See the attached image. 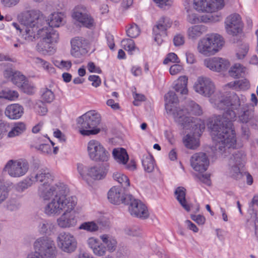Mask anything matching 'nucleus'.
Here are the masks:
<instances>
[{"label": "nucleus", "instance_id": "obj_1", "mask_svg": "<svg viewBox=\"0 0 258 258\" xmlns=\"http://www.w3.org/2000/svg\"><path fill=\"white\" fill-rule=\"evenodd\" d=\"M215 105L221 110H226L222 115L214 116L208 123L215 150L220 154L230 153L235 148V133L232 129L237 110L243 106L239 97L233 93L229 97H222L215 102Z\"/></svg>", "mask_w": 258, "mask_h": 258}, {"label": "nucleus", "instance_id": "obj_2", "mask_svg": "<svg viewBox=\"0 0 258 258\" xmlns=\"http://www.w3.org/2000/svg\"><path fill=\"white\" fill-rule=\"evenodd\" d=\"M203 111L200 106L194 101L188 102L185 108H176L172 112V116L175 122L182 129H190L192 127L193 133L200 135L205 128V124L201 119L191 116L189 114L201 115Z\"/></svg>", "mask_w": 258, "mask_h": 258}, {"label": "nucleus", "instance_id": "obj_3", "mask_svg": "<svg viewBox=\"0 0 258 258\" xmlns=\"http://www.w3.org/2000/svg\"><path fill=\"white\" fill-rule=\"evenodd\" d=\"M27 12H37L40 13L37 31H36V39L39 37L42 40L36 46L37 50L40 52L46 54L48 52H53V45L58 42L59 35L57 31L51 27L41 28L44 22V17L41 11L38 10H31L26 11Z\"/></svg>", "mask_w": 258, "mask_h": 258}, {"label": "nucleus", "instance_id": "obj_4", "mask_svg": "<svg viewBox=\"0 0 258 258\" xmlns=\"http://www.w3.org/2000/svg\"><path fill=\"white\" fill-rule=\"evenodd\" d=\"M39 16L40 13L37 12H27L26 11L18 15V20L22 26H24L25 31L22 33L19 42L14 44L15 47H20L23 44L36 40V31Z\"/></svg>", "mask_w": 258, "mask_h": 258}, {"label": "nucleus", "instance_id": "obj_5", "mask_svg": "<svg viewBox=\"0 0 258 258\" xmlns=\"http://www.w3.org/2000/svg\"><path fill=\"white\" fill-rule=\"evenodd\" d=\"M67 188L55 195L45 207V213L48 215H59L66 209H74L76 205V197L67 198Z\"/></svg>", "mask_w": 258, "mask_h": 258}, {"label": "nucleus", "instance_id": "obj_6", "mask_svg": "<svg viewBox=\"0 0 258 258\" xmlns=\"http://www.w3.org/2000/svg\"><path fill=\"white\" fill-rule=\"evenodd\" d=\"M101 116L94 110L89 111L77 118L80 133L83 136L96 135L100 132Z\"/></svg>", "mask_w": 258, "mask_h": 258}, {"label": "nucleus", "instance_id": "obj_7", "mask_svg": "<svg viewBox=\"0 0 258 258\" xmlns=\"http://www.w3.org/2000/svg\"><path fill=\"white\" fill-rule=\"evenodd\" d=\"M224 44L223 38L219 34H214L201 39L198 42V51L204 55H213L219 51Z\"/></svg>", "mask_w": 258, "mask_h": 258}, {"label": "nucleus", "instance_id": "obj_8", "mask_svg": "<svg viewBox=\"0 0 258 258\" xmlns=\"http://www.w3.org/2000/svg\"><path fill=\"white\" fill-rule=\"evenodd\" d=\"M35 250L43 258H55L57 249L54 241L48 237L37 239L34 244Z\"/></svg>", "mask_w": 258, "mask_h": 258}, {"label": "nucleus", "instance_id": "obj_9", "mask_svg": "<svg viewBox=\"0 0 258 258\" xmlns=\"http://www.w3.org/2000/svg\"><path fill=\"white\" fill-rule=\"evenodd\" d=\"M87 152L90 159L95 162H106L110 158L109 152L98 141H90L87 145Z\"/></svg>", "mask_w": 258, "mask_h": 258}, {"label": "nucleus", "instance_id": "obj_10", "mask_svg": "<svg viewBox=\"0 0 258 258\" xmlns=\"http://www.w3.org/2000/svg\"><path fill=\"white\" fill-rule=\"evenodd\" d=\"M27 161L22 159L10 160L5 166L4 171L12 177H20L24 176L29 169Z\"/></svg>", "mask_w": 258, "mask_h": 258}, {"label": "nucleus", "instance_id": "obj_11", "mask_svg": "<svg viewBox=\"0 0 258 258\" xmlns=\"http://www.w3.org/2000/svg\"><path fill=\"white\" fill-rule=\"evenodd\" d=\"M126 202L124 205L129 206L128 211L130 214L136 217L147 219L149 217V213L146 206L140 200L134 199L132 195L126 196Z\"/></svg>", "mask_w": 258, "mask_h": 258}, {"label": "nucleus", "instance_id": "obj_12", "mask_svg": "<svg viewBox=\"0 0 258 258\" xmlns=\"http://www.w3.org/2000/svg\"><path fill=\"white\" fill-rule=\"evenodd\" d=\"M56 241L59 248L65 252L72 253L77 248V241L74 236L69 233H60Z\"/></svg>", "mask_w": 258, "mask_h": 258}, {"label": "nucleus", "instance_id": "obj_13", "mask_svg": "<svg viewBox=\"0 0 258 258\" xmlns=\"http://www.w3.org/2000/svg\"><path fill=\"white\" fill-rule=\"evenodd\" d=\"M30 176L34 183L37 182L40 185H50L54 180V175L46 168H35Z\"/></svg>", "mask_w": 258, "mask_h": 258}, {"label": "nucleus", "instance_id": "obj_14", "mask_svg": "<svg viewBox=\"0 0 258 258\" xmlns=\"http://www.w3.org/2000/svg\"><path fill=\"white\" fill-rule=\"evenodd\" d=\"M194 89L198 93L206 96H211L215 92V85L212 80L206 77H200L194 85Z\"/></svg>", "mask_w": 258, "mask_h": 258}, {"label": "nucleus", "instance_id": "obj_15", "mask_svg": "<svg viewBox=\"0 0 258 258\" xmlns=\"http://www.w3.org/2000/svg\"><path fill=\"white\" fill-rule=\"evenodd\" d=\"M72 16L74 19L86 27L90 28L93 26V20L88 14L86 7L83 5L76 6L73 10Z\"/></svg>", "mask_w": 258, "mask_h": 258}, {"label": "nucleus", "instance_id": "obj_16", "mask_svg": "<svg viewBox=\"0 0 258 258\" xmlns=\"http://www.w3.org/2000/svg\"><path fill=\"white\" fill-rule=\"evenodd\" d=\"M225 29L229 35L235 36L242 31V22L240 15L234 13L228 16L225 21Z\"/></svg>", "mask_w": 258, "mask_h": 258}, {"label": "nucleus", "instance_id": "obj_17", "mask_svg": "<svg viewBox=\"0 0 258 258\" xmlns=\"http://www.w3.org/2000/svg\"><path fill=\"white\" fill-rule=\"evenodd\" d=\"M190 165L196 171L204 172L209 165V160L207 154L203 152L194 154L190 159Z\"/></svg>", "mask_w": 258, "mask_h": 258}, {"label": "nucleus", "instance_id": "obj_18", "mask_svg": "<svg viewBox=\"0 0 258 258\" xmlns=\"http://www.w3.org/2000/svg\"><path fill=\"white\" fill-rule=\"evenodd\" d=\"M209 6L211 8L210 14L205 15L202 16L201 20L205 23L209 22H217L222 19V16L218 13H213L216 10L222 9L224 6L223 0H211Z\"/></svg>", "mask_w": 258, "mask_h": 258}, {"label": "nucleus", "instance_id": "obj_19", "mask_svg": "<svg viewBox=\"0 0 258 258\" xmlns=\"http://www.w3.org/2000/svg\"><path fill=\"white\" fill-rule=\"evenodd\" d=\"M112 156L117 162L125 165L127 169L134 170L136 169V164L134 160H131L127 164L129 158L126 151L124 148H114L112 151Z\"/></svg>", "mask_w": 258, "mask_h": 258}, {"label": "nucleus", "instance_id": "obj_20", "mask_svg": "<svg viewBox=\"0 0 258 258\" xmlns=\"http://www.w3.org/2000/svg\"><path fill=\"white\" fill-rule=\"evenodd\" d=\"M64 185L55 184L54 185H40L38 187V192L40 196L44 200L52 199L58 192H60L61 190L66 188Z\"/></svg>", "mask_w": 258, "mask_h": 258}, {"label": "nucleus", "instance_id": "obj_21", "mask_svg": "<svg viewBox=\"0 0 258 258\" xmlns=\"http://www.w3.org/2000/svg\"><path fill=\"white\" fill-rule=\"evenodd\" d=\"M73 209H66L64 213L57 219L58 225L63 228H70L75 226L77 222V219Z\"/></svg>", "mask_w": 258, "mask_h": 258}, {"label": "nucleus", "instance_id": "obj_22", "mask_svg": "<svg viewBox=\"0 0 258 258\" xmlns=\"http://www.w3.org/2000/svg\"><path fill=\"white\" fill-rule=\"evenodd\" d=\"M204 64L211 70L219 72L229 67V62L222 58L213 57L204 60Z\"/></svg>", "mask_w": 258, "mask_h": 258}, {"label": "nucleus", "instance_id": "obj_23", "mask_svg": "<svg viewBox=\"0 0 258 258\" xmlns=\"http://www.w3.org/2000/svg\"><path fill=\"white\" fill-rule=\"evenodd\" d=\"M122 192V188L117 186H113L108 192V199L109 201L114 205L124 204L126 200V196Z\"/></svg>", "mask_w": 258, "mask_h": 258}, {"label": "nucleus", "instance_id": "obj_24", "mask_svg": "<svg viewBox=\"0 0 258 258\" xmlns=\"http://www.w3.org/2000/svg\"><path fill=\"white\" fill-rule=\"evenodd\" d=\"M71 55L75 57H79L82 55V51L85 49V47L88 44V41L83 37H75L72 39Z\"/></svg>", "mask_w": 258, "mask_h": 258}, {"label": "nucleus", "instance_id": "obj_25", "mask_svg": "<svg viewBox=\"0 0 258 258\" xmlns=\"http://www.w3.org/2000/svg\"><path fill=\"white\" fill-rule=\"evenodd\" d=\"M172 25V21L166 17H162L157 22V24L153 27L154 34H160L166 36V31Z\"/></svg>", "mask_w": 258, "mask_h": 258}, {"label": "nucleus", "instance_id": "obj_26", "mask_svg": "<svg viewBox=\"0 0 258 258\" xmlns=\"http://www.w3.org/2000/svg\"><path fill=\"white\" fill-rule=\"evenodd\" d=\"M87 244L95 255L101 256L106 254L107 251L105 246L98 239L90 237L87 240Z\"/></svg>", "mask_w": 258, "mask_h": 258}, {"label": "nucleus", "instance_id": "obj_27", "mask_svg": "<svg viewBox=\"0 0 258 258\" xmlns=\"http://www.w3.org/2000/svg\"><path fill=\"white\" fill-rule=\"evenodd\" d=\"M23 113V107L18 104H13L8 105L5 111L6 116L11 119L20 118Z\"/></svg>", "mask_w": 258, "mask_h": 258}, {"label": "nucleus", "instance_id": "obj_28", "mask_svg": "<svg viewBox=\"0 0 258 258\" xmlns=\"http://www.w3.org/2000/svg\"><path fill=\"white\" fill-rule=\"evenodd\" d=\"M176 199L181 206L187 212L190 210V206L185 199L186 189L184 187L179 186L174 191Z\"/></svg>", "mask_w": 258, "mask_h": 258}, {"label": "nucleus", "instance_id": "obj_29", "mask_svg": "<svg viewBox=\"0 0 258 258\" xmlns=\"http://www.w3.org/2000/svg\"><path fill=\"white\" fill-rule=\"evenodd\" d=\"M100 238L105 246L106 251L112 252L116 250L117 242L114 237L108 234H103L100 236Z\"/></svg>", "mask_w": 258, "mask_h": 258}, {"label": "nucleus", "instance_id": "obj_30", "mask_svg": "<svg viewBox=\"0 0 258 258\" xmlns=\"http://www.w3.org/2000/svg\"><path fill=\"white\" fill-rule=\"evenodd\" d=\"M206 31L207 28L204 25H195L188 29L187 35L189 39L196 40Z\"/></svg>", "mask_w": 258, "mask_h": 258}, {"label": "nucleus", "instance_id": "obj_31", "mask_svg": "<svg viewBox=\"0 0 258 258\" xmlns=\"http://www.w3.org/2000/svg\"><path fill=\"white\" fill-rule=\"evenodd\" d=\"M192 127H191L190 129H186L187 130H189L191 131V133H192V135H190V134H187L185 137H184L183 139V142L184 145L189 149H195L197 148L199 144L198 141L194 138L193 136H200L202 133L200 135H196L194 134L193 131L192 130Z\"/></svg>", "mask_w": 258, "mask_h": 258}, {"label": "nucleus", "instance_id": "obj_32", "mask_svg": "<svg viewBox=\"0 0 258 258\" xmlns=\"http://www.w3.org/2000/svg\"><path fill=\"white\" fill-rule=\"evenodd\" d=\"M164 97L166 102L165 104L166 111L167 113H171L172 115V112L176 108L173 109L168 104L177 103L178 102V97L175 93L172 91H169L167 94H165Z\"/></svg>", "mask_w": 258, "mask_h": 258}, {"label": "nucleus", "instance_id": "obj_33", "mask_svg": "<svg viewBox=\"0 0 258 258\" xmlns=\"http://www.w3.org/2000/svg\"><path fill=\"white\" fill-rule=\"evenodd\" d=\"M63 14L61 13H54L51 14L48 20V22L44 19V23L49 25V27H58L62 23L63 20Z\"/></svg>", "mask_w": 258, "mask_h": 258}, {"label": "nucleus", "instance_id": "obj_34", "mask_svg": "<svg viewBox=\"0 0 258 258\" xmlns=\"http://www.w3.org/2000/svg\"><path fill=\"white\" fill-rule=\"evenodd\" d=\"M87 175L90 176L94 179L99 180L105 176V172L103 171L102 168L99 165L89 167L88 169Z\"/></svg>", "mask_w": 258, "mask_h": 258}, {"label": "nucleus", "instance_id": "obj_35", "mask_svg": "<svg viewBox=\"0 0 258 258\" xmlns=\"http://www.w3.org/2000/svg\"><path fill=\"white\" fill-rule=\"evenodd\" d=\"M242 104L243 106H241L240 107H242V113L239 115V121L243 123H250V120L254 117V111L252 109H246L244 108V101L242 99L241 101Z\"/></svg>", "mask_w": 258, "mask_h": 258}, {"label": "nucleus", "instance_id": "obj_36", "mask_svg": "<svg viewBox=\"0 0 258 258\" xmlns=\"http://www.w3.org/2000/svg\"><path fill=\"white\" fill-rule=\"evenodd\" d=\"M187 78L186 76L180 77L177 83L174 86V89L177 92H179L180 94H186L188 90L187 88Z\"/></svg>", "mask_w": 258, "mask_h": 258}, {"label": "nucleus", "instance_id": "obj_37", "mask_svg": "<svg viewBox=\"0 0 258 258\" xmlns=\"http://www.w3.org/2000/svg\"><path fill=\"white\" fill-rule=\"evenodd\" d=\"M245 158V155L241 152L237 151L234 152L229 160V164L233 165L234 164L236 165H239L240 167H243Z\"/></svg>", "mask_w": 258, "mask_h": 258}, {"label": "nucleus", "instance_id": "obj_38", "mask_svg": "<svg viewBox=\"0 0 258 258\" xmlns=\"http://www.w3.org/2000/svg\"><path fill=\"white\" fill-rule=\"evenodd\" d=\"M211 0H194L195 9L198 11L211 12L209 5Z\"/></svg>", "mask_w": 258, "mask_h": 258}, {"label": "nucleus", "instance_id": "obj_39", "mask_svg": "<svg viewBox=\"0 0 258 258\" xmlns=\"http://www.w3.org/2000/svg\"><path fill=\"white\" fill-rule=\"evenodd\" d=\"M26 130L25 124L23 122H19L13 126L8 133V138H14L22 134Z\"/></svg>", "mask_w": 258, "mask_h": 258}, {"label": "nucleus", "instance_id": "obj_40", "mask_svg": "<svg viewBox=\"0 0 258 258\" xmlns=\"http://www.w3.org/2000/svg\"><path fill=\"white\" fill-rule=\"evenodd\" d=\"M142 165L145 170L147 172H151L154 169V160L153 157L150 155L143 156Z\"/></svg>", "mask_w": 258, "mask_h": 258}, {"label": "nucleus", "instance_id": "obj_41", "mask_svg": "<svg viewBox=\"0 0 258 258\" xmlns=\"http://www.w3.org/2000/svg\"><path fill=\"white\" fill-rule=\"evenodd\" d=\"M244 72V68L239 63H236L231 68L229 73L230 76L232 77L239 78L243 76Z\"/></svg>", "mask_w": 258, "mask_h": 258}, {"label": "nucleus", "instance_id": "obj_42", "mask_svg": "<svg viewBox=\"0 0 258 258\" xmlns=\"http://www.w3.org/2000/svg\"><path fill=\"white\" fill-rule=\"evenodd\" d=\"M41 98L42 102L50 103L54 100L55 96L50 89L45 88L41 90Z\"/></svg>", "mask_w": 258, "mask_h": 258}, {"label": "nucleus", "instance_id": "obj_43", "mask_svg": "<svg viewBox=\"0 0 258 258\" xmlns=\"http://www.w3.org/2000/svg\"><path fill=\"white\" fill-rule=\"evenodd\" d=\"M113 178L120 183L123 188H125L130 185L129 178L122 173L119 172L114 173L113 175Z\"/></svg>", "mask_w": 258, "mask_h": 258}, {"label": "nucleus", "instance_id": "obj_44", "mask_svg": "<svg viewBox=\"0 0 258 258\" xmlns=\"http://www.w3.org/2000/svg\"><path fill=\"white\" fill-rule=\"evenodd\" d=\"M227 86L234 89L245 90L249 88V82L244 79L230 82L228 83Z\"/></svg>", "mask_w": 258, "mask_h": 258}, {"label": "nucleus", "instance_id": "obj_45", "mask_svg": "<svg viewBox=\"0 0 258 258\" xmlns=\"http://www.w3.org/2000/svg\"><path fill=\"white\" fill-rule=\"evenodd\" d=\"M249 46L246 43H242L238 46L236 50V56L239 59H243L247 54Z\"/></svg>", "mask_w": 258, "mask_h": 258}, {"label": "nucleus", "instance_id": "obj_46", "mask_svg": "<svg viewBox=\"0 0 258 258\" xmlns=\"http://www.w3.org/2000/svg\"><path fill=\"white\" fill-rule=\"evenodd\" d=\"M11 80L13 83L19 87L20 86H22V84H24V82L27 79L25 76L22 75L20 72H15L14 74H13V77Z\"/></svg>", "mask_w": 258, "mask_h": 258}, {"label": "nucleus", "instance_id": "obj_47", "mask_svg": "<svg viewBox=\"0 0 258 258\" xmlns=\"http://www.w3.org/2000/svg\"><path fill=\"white\" fill-rule=\"evenodd\" d=\"M79 229H83L89 232H94L98 230V225L93 221L83 223L79 227Z\"/></svg>", "mask_w": 258, "mask_h": 258}, {"label": "nucleus", "instance_id": "obj_48", "mask_svg": "<svg viewBox=\"0 0 258 258\" xmlns=\"http://www.w3.org/2000/svg\"><path fill=\"white\" fill-rule=\"evenodd\" d=\"M53 227V224L48 221H44L40 223L39 228L41 233L49 234Z\"/></svg>", "mask_w": 258, "mask_h": 258}, {"label": "nucleus", "instance_id": "obj_49", "mask_svg": "<svg viewBox=\"0 0 258 258\" xmlns=\"http://www.w3.org/2000/svg\"><path fill=\"white\" fill-rule=\"evenodd\" d=\"M140 33V29L138 25L133 24L126 30L127 35L131 38H136Z\"/></svg>", "mask_w": 258, "mask_h": 258}, {"label": "nucleus", "instance_id": "obj_50", "mask_svg": "<svg viewBox=\"0 0 258 258\" xmlns=\"http://www.w3.org/2000/svg\"><path fill=\"white\" fill-rule=\"evenodd\" d=\"M34 183L30 175L29 177L26 178L24 180L20 182L17 187V190L19 191H23L28 187L30 186Z\"/></svg>", "mask_w": 258, "mask_h": 258}, {"label": "nucleus", "instance_id": "obj_51", "mask_svg": "<svg viewBox=\"0 0 258 258\" xmlns=\"http://www.w3.org/2000/svg\"><path fill=\"white\" fill-rule=\"evenodd\" d=\"M8 187L3 181L0 180V204L6 200L8 197Z\"/></svg>", "mask_w": 258, "mask_h": 258}, {"label": "nucleus", "instance_id": "obj_52", "mask_svg": "<svg viewBox=\"0 0 258 258\" xmlns=\"http://www.w3.org/2000/svg\"><path fill=\"white\" fill-rule=\"evenodd\" d=\"M229 166H231L230 169L231 176L236 179L240 178L242 176V173L240 172V168L241 167L234 164L233 165H229Z\"/></svg>", "mask_w": 258, "mask_h": 258}, {"label": "nucleus", "instance_id": "obj_53", "mask_svg": "<svg viewBox=\"0 0 258 258\" xmlns=\"http://www.w3.org/2000/svg\"><path fill=\"white\" fill-rule=\"evenodd\" d=\"M121 45L123 48L127 51H132L135 48L134 41L131 39H124L121 41Z\"/></svg>", "mask_w": 258, "mask_h": 258}, {"label": "nucleus", "instance_id": "obj_54", "mask_svg": "<svg viewBox=\"0 0 258 258\" xmlns=\"http://www.w3.org/2000/svg\"><path fill=\"white\" fill-rule=\"evenodd\" d=\"M10 123L7 121L0 120V139H2L4 135L8 131L10 128Z\"/></svg>", "mask_w": 258, "mask_h": 258}, {"label": "nucleus", "instance_id": "obj_55", "mask_svg": "<svg viewBox=\"0 0 258 258\" xmlns=\"http://www.w3.org/2000/svg\"><path fill=\"white\" fill-rule=\"evenodd\" d=\"M22 86H20V88L24 93L28 94H32L33 93V87L28 83V81L26 80L24 84H22Z\"/></svg>", "mask_w": 258, "mask_h": 258}, {"label": "nucleus", "instance_id": "obj_56", "mask_svg": "<svg viewBox=\"0 0 258 258\" xmlns=\"http://www.w3.org/2000/svg\"><path fill=\"white\" fill-rule=\"evenodd\" d=\"M5 96L4 97L6 99L10 100H14L16 98L18 97L19 94L17 91H12V90H8L5 92Z\"/></svg>", "mask_w": 258, "mask_h": 258}, {"label": "nucleus", "instance_id": "obj_57", "mask_svg": "<svg viewBox=\"0 0 258 258\" xmlns=\"http://www.w3.org/2000/svg\"><path fill=\"white\" fill-rule=\"evenodd\" d=\"M169 61L172 62H179V59L176 54L174 53H170L168 54L167 57L164 60L163 63L167 64Z\"/></svg>", "mask_w": 258, "mask_h": 258}, {"label": "nucleus", "instance_id": "obj_58", "mask_svg": "<svg viewBox=\"0 0 258 258\" xmlns=\"http://www.w3.org/2000/svg\"><path fill=\"white\" fill-rule=\"evenodd\" d=\"M182 70L183 67L182 66L175 64L170 67L169 72L171 75H175L180 73Z\"/></svg>", "mask_w": 258, "mask_h": 258}, {"label": "nucleus", "instance_id": "obj_59", "mask_svg": "<svg viewBox=\"0 0 258 258\" xmlns=\"http://www.w3.org/2000/svg\"><path fill=\"white\" fill-rule=\"evenodd\" d=\"M88 169H89V167H86L83 164H78V172L83 178H85L87 175Z\"/></svg>", "mask_w": 258, "mask_h": 258}, {"label": "nucleus", "instance_id": "obj_60", "mask_svg": "<svg viewBox=\"0 0 258 258\" xmlns=\"http://www.w3.org/2000/svg\"><path fill=\"white\" fill-rule=\"evenodd\" d=\"M88 80L92 82V85L95 87L99 86L101 84V80L98 76L91 75L89 77Z\"/></svg>", "mask_w": 258, "mask_h": 258}, {"label": "nucleus", "instance_id": "obj_61", "mask_svg": "<svg viewBox=\"0 0 258 258\" xmlns=\"http://www.w3.org/2000/svg\"><path fill=\"white\" fill-rule=\"evenodd\" d=\"M125 233L130 236H140L141 235V231L136 228H127L125 229Z\"/></svg>", "mask_w": 258, "mask_h": 258}, {"label": "nucleus", "instance_id": "obj_62", "mask_svg": "<svg viewBox=\"0 0 258 258\" xmlns=\"http://www.w3.org/2000/svg\"><path fill=\"white\" fill-rule=\"evenodd\" d=\"M38 150L44 153H49L51 151L50 146L48 144H42L38 146L35 147Z\"/></svg>", "mask_w": 258, "mask_h": 258}, {"label": "nucleus", "instance_id": "obj_63", "mask_svg": "<svg viewBox=\"0 0 258 258\" xmlns=\"http://www.w3.org/2000/svg\"><path fill=\"white\" fill-rule=\"evenodd\" d=\"M198 178L202 182L206 184L207 185H210L211 184L210 174H202V175H198Z\"/></svg>", "mask_w": 258, "mask_h": 258}, {"label": "nucleus", "instance_id": "obj_64", "mask_svg": "<svg viewBox=\"0 0 258 258\" xmlns=\"http://www.w3.org/2000/svg\"><path fill=\"white\" fill-rule=\"evenodd\" d=\"M191 218L192 220L195 221L199 225H203L204 224L205 222V218L203 216L201 215H192L191 216Z\"/></svg>", "mask_w": 258, "mask_h": 258}]
</instances>
